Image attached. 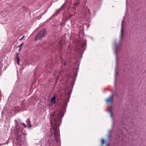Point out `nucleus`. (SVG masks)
I'll return each instance as SVG.
<instances>
[{
	"instance_id": "nucleus-1",
	"label": "nucleus",
	"mask_w": 146,
	"mask_h": 146,
	"mask_svg": "<svg viewBox=\"0 0 146 146\" xmlns=\"http://www.w3.org/2000/svg\"><path fill=\"white\" fill-rule=\"evenodd\" d=\"M62 113L58 110L54 111L50 114V122L51 125V131L52 136L53 135L52 130L53 131L54 138L52 139L49 142V146H53L54 145V141L57 139L59 136L58 127L61 118Z\"/></svg>"
},
{
	"instance_id": "nucleus-2",
	"label": "nucleus",
	"mask_w": 146,
	"mask_h": 146,
	"mask_svg": "<svg viewBox=\"0 0 146 146\" xmlns=\"http://www.w3.org/2000/svg\"><path fill=\"white\" fill-rule=\"evenodd\" d=\"M16 130L15 132L16 134V139L17 142L20 144H21V142H23L25 141V137L23 135H21L19 134V131L20 129V127L18 125L16 127Z\"/></svg>"
},
{
	"instance_id": "nucleus-3",
	"label": "nucleus",
	"mask_w": 146,
	"mask_h": 146,
	"mask_svg": "<svg viewBox=\"0 0 146 146\" xmlns=\"http://www.w3.org/2000/svg\"><path fill=\"white\" fill-rule=\"evenodd\" d=\"M46 34V31L45 29H43L41 30L37 34L35 37V40H40L43 38Z\"/></svg>"
},
{
	"instance_id": "nucleus-4",
	"label": "nucleus",
	"mask_w": 146,
	"mask_h": 146,
	"mask_svg": "<svg viewBox=\"0 0 146 146\" xmlns=\"http://www.w3.org/2000/svg\"><path fill=\"white\" fill-rule=\"evenodd\" d=\"M113 94L111 95L106 100V102L108 103H111L113 101Z\"/></svg>"
},
{
	"instance_id": "nucleus-5",
	"label": "nucleus",
	"mask_w": 146,
	"mask_h": 146,
	"mask_svg": "<svg viewBox=\"0 0 146 146\" xmlns=\"http://www.w3.org/2000/svg\"><path fill=\"white\" fill-rule=\"evenodd\" d=\"M124 19H123L122 21V23L121 25V32L120 35V40H122L123 39V25L124 22Z\"/></svg>"
},
{
	"instance_id": "nucleus-6",
	"label": "nucleus",
	"mask_w": 146,
	"mask_h": 146,
	"mask_svg": "<svg viewBox=\"0 0 146 146\" xmlns=\"http://www.w3.org/2000/svg\"><path fill=\"white\" fill-rule=\"evenodd\" d=\"M56 97L55 96H53L51 99V102L53 104H55L56 102Z\"/></svg>"
},
{
	"instance_id": "nucleus-7",
	"label": "nucleus",
	"mask_w": 146,
	"mask_h": 146,
	"mask_svg": "<svg viewBox=\"0 0 146 146\" xmlns=\"http://www.w3.org/2000/svg\"><path fill=\"white\" fill-rule=\"evenodd\" d=\"M74 42L77 45H79L80 44V40L77 39H75L74 41Z\"/></svg>"
},
{
	"instance_id": "nucleus-8",
	"label": "nucleus",
	"mask_w": 146,
	"mask_h": 146,
	"mask_svg": "<svg viewBox=\"0 0 146 146\" xmlns=\"http://www.w3.org/2000/svg\"><path fill=\"white\" fill-rule=\"evenodd\" d=\"M27 124L29 126V128H30L31 127V122L28 119Z\"/></svg>"
},
{
	"instance_id": "nucleus-9",
	"label": "nucleus",
	"mask_w": 146,
	"mask_h": 146,
	"mask_svg": "<svg viewBox=\"0 0 146 146\" xmlns=\"http://www.w3.org/2000/svg\"><path fill=\"white\" fill-rule=\"evenodd\" d=\"M86 41H83L82 43V44L81 46H86Z\"/></svg>"
},
{
	"instance_id": "nucleus-10",
	"label": "nucleus",
	"mask_w": 146,
	"mask_h": 146,
	"mask_svg": "<svg viewBox=\"0 0 146 146\" xmlns=\"http://www.w3.org/2000/svg\"><path fill=\"white\" fill-rule=\"evenodd\" d=\"M101 142H102V146L104 143H105V140L104 139H102L101 140Z\"/></svg>"
},
{
	"instance_id": "nucleus-11",
	"label": "nucleus",
	"mask_w": 146,
	"mask_h": 146,
	"mask_svg": "<svg viewBox=\"0 0 146 146\" xmlns=\"http://www.w3.org/2000/svg\"><path fill=\"white\" fill-rule=\"evenodd\" d=\"M17 64H18L20 61V59L18 56H17Z\"/></svg>"
},
{
	"instance_id": "nucleus-12",
	"label": "nucleus",
	"mask_w": 146,
	"mask_h": 146,
	"mask_svg": "<svg viewBox=\"0 0 146 146\" xmlns=\"http://www.w3.org/2000/svg\"><path fill=\"white\" fill-rule=\"evenodd\" d=\"M22 125L25 127H27V126L24 123H21Z\"/></svg>"
},
{
	"instance_id": "nucleus-13",
	"label": "nucleus",
	"mask_w": 146,
	"mask_h": 146,
	"mask_svg": "<svg viewBox=\"0 0 146 146\" xmlns=\"http://www.w3.org/2000/svg\"><path fill=\"white\" fill-rule=\"evenodd\" d=\"M25 37V35L23 36L22 37V38H20V39H19V40H22L24 38V37Z\"/></svg>"
},
{
	"instance_id": "nucleus-14",
	"label": "nucleus",
	"mask_w": 146,
	"mask_h": 146,
	"mask_svg": "<svg viewBox=\"0 0 146 146\" xmlns=\"http://www.w3.org/2000/svg\"><path fill=\"white\" fill-rule=\"evenodd\" d=\"M108 137H111V134L110 133L108 135Z\"/></svg>"
},
{
	"instance_id": "nucleus-15",
	"label": "nucleus",
	"mask_w": 146,
	"mask_h": 146,
	"mask_svg": "<svg viewBox=\"0 0 146 146\" xmlns=\"http://www.w3.org/2000/svg\"><path fill=\"white\" fill-rule=\"evenodd\" d=\"M23 44H24V43L23 42L20 44V45L19 46H22V45Z\"/></svg>"
},
{
	"instance_id": "nucleus-16",
	"label": "nucleus",
	"mask_w": 146,
	"mask_h": 146,
	"mask_svg": "<svg viewBox=\"0 0 146 146\" xmlns=\"http://www.w3.org/2000/svg\"><path fill=\"white\" fill-rule=\"evenodd\" d=\"M21 46H19V47H20L19 48V51H20V50H21Z\"/></svg>"
},
{
	"instance_id": "nucleus-17",
	"label": "nucleus",
	"mask_w": 146,
	"mask_h": 146,
	"mask_svg": "<svg viewBox=\"0 0 146 146\" xmlns=\"http://www.w3.org/2000/svg\"><path fill=\"white\" fill-rule=\"evenodd\" d=\"M70 17H72V16H73V15H72V14H70Z\"/></svg>"
},
{
	"instance_id": "nucleus-18",
	"label": "nucleus",
	"mask_w": 146,
	"mask_h": 146,
	"mask_svg": "<svg viewBox=\"0 0 146 146\" xmlns=\"http://www.w3.org/2000/svg\"><path fill=\"white\" fill-rule=\"evenodd\" d=\"M19 53H16V56L17 57L18 56Z\"/></svg>"
},
{
	"instance_id": "nucleus-19",
	"label": "nucleus",
	"mask_w": 146,
	"mask_h": 146,
	"mask_svg": "<svg viewBox=\"0 0 146 146\" xmlns=\"http://www.w3.org/2000/svg\"><path fill=\"white\" fill-rule=\"evenodd\" d=\"M45 12V11L44 13H43L41 14V15H40V16H42V15H43L44 14V13Z\"/></svg>"
},
{
	"instance_id": "nucleus-20",
	"label": "nucleus",
	"mask_w": 146,
	"mask_h": 146,
	"mask_svg": "<svg viewBox=\"0 0 146 146\" xmlns=\"http://www.w3.org/2000/svg\"><path fill=\"white\" fill-rule=\"evenodd\" d=\"M64 65L65 66H66V62H64Z\"/></svg>"
},
{
	"instance_id": "nucleus-21",
	"label": "nucleus",
	"mask_w": 146,
	"mask_h": 146,
	"mask_svg": "<svg viewBox=\"0 0 146 146\" xmlns=\"http://www.w3.org/2000/svg\"><path fill=\"white\" fill-rule=\"evenodd\" d=\"M1 94L0 93V98H1Z\"/></svg>"
},
{
	"instance_id": "nucleus-22",
	"label": "nucleus",
	"mask_w": 146,
	"mask_h": 146,
	"mask_svg": "<svg viewBox=\"0 0 146 146\" xmlns=\"http://www.w3.org/2000/svg\"><path fill=\"white\" fill-rule=\"evenodd\" d=\"M109 144H107L106 146H109Z\"/></svg>"
},
{
	"instance_id": "nucleus-23",
	"label": "nucleus",
	"mask_w": 146,
	"mask_h": 146,
	"mask_svg": "<svg viewBox=\"0 0 146 146\" xmlns=\"http://www.w3.org/2000/svg\"><path fill=\"white\" fill-rule=\"evenodd\" d=\"M59 45H60V46H62L63 44H60Z\"/></svg>"
},
{
	"instance_id": "nucleus-24",
	"label": "nucleus",
	"mask_w": 146,
	"mask_h": 146,
	"mask_svg": "<svg viewBox=\"0 0 146 146\" xmlns=\"http://www.w3.org/2000/svg\"><path fill=\"white\" fill-rule=\"evenodd\" d=\"M111 116H112V112H111Z\"/></svg>"
},
{
	"instance_id": "nucleus-25",
	"label": "nucleus",
	"mask_w": 146,
	"mask_h": 146,
	"mask_svg": "<svg viewBox=\"0 0 146 146\" xmlns=\"http://www.w3.org/2000/svg\"><path fill=\"white\" fill-rule=\"evenodd\" d=\"M117 46V48H117V47H118V46Z\"/></svg>"
},
{
	"instance_id": "nucleus-26",
	"label": "nucleus",
	"mask_w": 146,
	"mask_h": 146,
	"mask_svg": "<svg viewBox=\"0 0 146 146\" xmlns=\"http://www.w3.org/2000/svg\"><path fill=\"white\" fill-rule=\"evenodd\" d=\"M61 9H59L58 10V11L60 10Z\"/></svg>"
}]
</instances>
